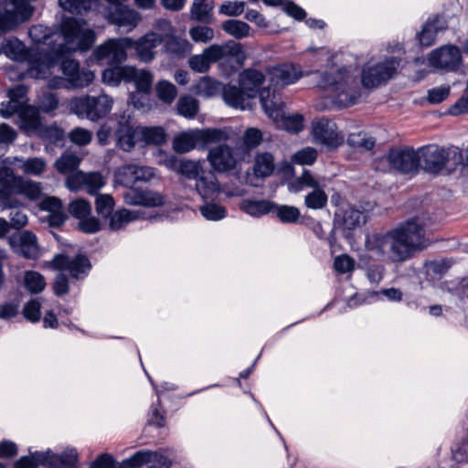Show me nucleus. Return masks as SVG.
I'll list each match as a JSON object with an SVG mask.
<instances>
[{"label":"nucleus","instance_id":"nucleus-1","mask_svg":"<svg viewBox=\"0 0 468 468\" xmlns=\"http://www.w3.org/2000/svg\"><path fill=\"white\" fill-rule=\"evenodd\" d=\"M55 49L51 52L39 53L29 60L27 74L35 79L52 78L57 59L76 50H88L94 43L95 34L86 23L73 18L65 19L61 24V32L57 36Z\"/></svg>","mask_w":468,"mask_h":468},{"label":"nucleus","instance_id":"nucleus-2","mask_svg":"<svg viewBox=\"0 0 468 468\" xmlns=\"http://www.w3.org/2000/svg\"><path fill=\"white\" fill-rule=\"evenodd\" d=\"M424 217H416L387 235H372L367 239L369 257L403 261L416 250L425 247Z\"/></svg>","mask_w":468,"mask_h":468},{"label":"nucleus","instance_id":"nucleus-3","mask_svg":"<svg viewBox=\"0 0 468 468\" xmlns=\"http://www.w3.org/2000/svg\"><path fill=\"white\" fill-rule=\"evenodd\" d=\"M339 107L356 104L362 96L356 68L352 65H333L320 75L317 82Z\"/></svg>","mask_w":468,"mask_h":468},{"label":"nucleus","instance_id":"nucleus-4","mask_svg":"<svg viewBox=\"0 0 468 468\" xmlns=\"http://www.w3.org/2000/svg\"><path fill=\"white\" fill-rule=\"evenodd\" d=\"M113 106V100L106 94L98 97L81 96L70 100V111L80 118L98 121L107 116Z\"/></svg>","mask_w":468,"mask_h":468},{"label":"nucleus","instance_id":"nucleus-5","mask_svg":"<svg viewBox=\"0 0 468 468\" xmlns=\"http://www.w3.org/2000/svg\"><path fill=\"white\" fill-rule=\"evenodd\" d=\"M261 102L265 113L281 128L292 133L301 132L304 126L303 115L293 113L286 115L283 112V103L281 99L272 94L271 98L265 96L263 91L261 94Z\"/></svg>","mask_w":468,"mask_h":468},{"label":"nucleus","instance_id":"nucleus-6","mask_svg":"<svg viewBox=\"0 0 468 468\" xmlns=\"http://www.w3.org/2000/svg\"><path fill=\"white\" fill-rule=\"evenodd\" d=\"M59 69L64 74V78L58 76L49 78L48 80V88H83L90 85L95 77L91 71L80 72L79 63L73 59L64 60Z\"/></svg>","mask_w":468,"mask_h":468},{"label":"nucleus","instance_id":"nucleus-7","mask_svg":"<svg viewBox=\"0 0 468 468\" xmlns=\"http://www.w3.org/2000/svg\"><path fill=\"white\" fill-rule=\"evenodd\" d=\"M264 80L263 75L255 70L248 69L240 74L239 80V88L236 87V109L240 108L242 110L250 106V101L264 91L265 96L269 98L272 97L274 92H271L270 89L262 90L260 91V86Z\"/></svg>","mask_w":468,"mask_h":468},{"label":"nucleus","instance_id":"nucleus-8","mask_svg":"<svg viewBox=\"0 0 468 468\" xmlns=\"http://www.w3.org/2000/svg\"><path fill=\"white\" fill-rule=\"evenodd\" d=\"M399 61L394 58L370 60L362 69L361 83L366 88H374L387 81L397 70Z\"/></svg>","mask_w":468,"mask_h":468},{"label":"nucleus","instance_id":"nucleus-9","mask_svg":"<svg viewBox=\"0 0 468 468\" xmlns=\"http://www.w3.org/2000/svg\"><path fill=\"white\" fill-rule=\"evenodd\" d=\"M66 187L73 192L85 189L89 195H97L106 185V177L101 172L84 173L77 170L69 175L65 182Z\"/></svg>","mask_w":468,"mask_h":468},{"label":"nucleus","instance_id":"nucleus-10","mask_svg":"<svg viewBox=\"0 0 468 468\" xmlns=\"http://www.w3.org/2000/svg\"><path fill=\"white\" fill-rule=\"evenodd\" d=\"M428 61L435 69L455 71L462 64V51L454 45H445L432 50Z\"/></svg>","mask_w":468,"mask_h":468},{"label":"nucleus","instance_id":"nucleus-11","mask_svg":"<svg viewBox=\"0 0 468 468\" xmlns=\"http://www.w3.org/2000/svg\"><path fill=\"white\" fill-rule=\"evenodd\" d=\"M312 136L316 144L335 148L344 143V135L337 130L335 122L326 119L314 120L312 122Z\"/></svg>","mask_w":468,"mask_h":468},{"label":"nucleus","instance_id":"nucleus-12","mask_svg":"<svg viewBox=\"0 0 468 468\" xmlns=\"http://www.w3.org/2000/svg\"><path fill=\"white\" fill-rule=\"evenodd\" d=\"M133 48V39L132 37H121L110 39L101 45L95 50V56L99 60L108 58L111 64H119L125 60L128 48Z\"/></svg>","mask_w":468,"mask_h":468},{"label":"nucleus","instance_id":"nucleus-13","mask_svg":"<svg viewBox=\"0 0 468 468\" xmlns=\"http://www.w3.org/2000/svg\"><path fill=\"white\" fill-rule=\"evenodd\" d=\"M128 464L132 468H141L143 465L148 468H170L172 459L168 450L139 451L128 459Z\"/></svg>","mask_w":468,"mask_h":468},{"label":"nucleus","instance_id":"nucleus-14","mask_svg":"<svg viewBox=\"0 0 468 468\" xmlns=\"http://www.w3.org/2000/svg\"><path fill=\"white\" fill-rule=\"evenodd\" d=\"M8 243L14 253L26 259H37L40 254L37 238L31 231L25 230L11 235Z\"/></svg>","mask_w":468,"mask_h":468},{"label":"nucleus","instance_id":"nucleus-15","mask_svg":"<svg viewBox=\"0 0 468 468\" xmlns=\"http://www.w3.org/2000/svg\"><path fill=\"white\" fill-rule=\"evenodd\" d=\"M417 151L420 163H421L420 167L430 172L441 170L450 156L449 150L435 144L420 147Z\"/></svg>","mask_w":468,"mask_h":468},{"label":"nucleus","instance_id":"nucleus-16","mask_svg":"<svg viewBox=\"0 0 468 468\" xmlns=\"http://www.w3.org/2000/svg\"><path fill=\"white\" fill-rule=\"evenodd\" d=\"M386 160L394 169L405 174L418 172L421 165L418 151L413 149L392 150L387 155Z\"/></svg>","mask_w":468,"mask_h":468},{"label":"nucleus","instance_id":"nucleus-17","mask_svg":"<svg viewBox=\"0 0 468 468\" xmlns=\"http://www.w3.org/2000/svg\"><path fill=\"white\" fill-rule=\"evenodd\" d=\"M52 265L57 270L68 271L76 279L85 276L91 267L89 259L81 254L73 259L64 254L56 255L52 260Z\"/></svg>","mask_w":468,"mask_h":468},{"label":"nucleus","instance_id":"nucleus-18","mask_svg":"<svg viewBox=\"0 0 468 468\" xmlns=\"http://www.w3.org/2000/svg\"><path fill=\"white\" fill-rule=\"evenodd\" d=\"M107 19L111 24L122 27L126 33H130L142 22L143 16L131 7L119 6L114 11H108Z\"/></svg>","mask_w":468,"mask_h":468},{"label":"nucleus","instance_id":"nucleus-19","mask_svg":"<svg viewBox=\"0 0 468 468\" xmlns=\"http://www.w3.org/2000/svg\"><path fill=\"white\" fill-rule=\"evenodd\" d=\"M4 164L18 168L23 174L41 177L48 169V162L43 157L23 158L9 156L4 160Z\"/></svg>","mask_w":468,"mask_h":468},{"label":"nucleus","instance_id":"nucleus-20","mask_svg":"<svg viewBox=\"0 0 468 468\" xmlns=\"http://www.w3.org/2000/svg\"><path fill=\"white\" fill-rule=\"evenodd\" d=\"M274 170V158L270 153L257 154L252 167V175H248L247 183L258 186L260 182L271 176Z\"/></svg>","mask_w":468,"mask_h":468},{"label":"nucleus","instance_id":"nucleus-21","mask_svg":"<svg viewBox=\"0 0 468 468\" xmlns=\"http://www.w3.org/2000/svg\"><path fill=\"white\" fill-rule=\"evenodd\" d=\"M268 74L271 85L275 88H283L292 84L302 77L297 68L290 64L274 67L269 70Z\"/></svg>","mask_w":468,"mask_h":468},{"label":"nucleus","instance_id":"nucleus-22","mask_svg":"<svg viewBox=\"0 0 468 468\" xmlns=\"http://www.w3.org/2000/svg\"><path fill=\"white\" fill-rule=\"evenodd\" d=\"M208 161L212 167L218 172H227L234 166V155L231 147L218 146L208 153Z\"/></svg>","mask_w":468,"mask_h":468},{"label":"nucleus","instance_id":"nucleus-23","mask_svg":"<svg viewBox=\"0 0 468 468\" xmlns=\"http://www.w3.org/2000/svg\"><path fill=\"white\" fill-rule=\"evenodd\" d=\"M137 126L134 127L128 120L119 122L116 131L117 145L125 152H131L137 144H140Z\"/></svg>","mask_w":468,"mask_h":468},{"label":"nucleus","instance_id":"nucleus-24","mask_svg":"<svg viewBox=\"0 0 468 468\" xmlns=\"http://www.w3.org/2000/svg\"><path fill=\"white\" fill-rule=\"evenodd\" d=\"M39 207L49 213L48 222L52 227L61 226L67 218L63 204L57 197H45L39 203Z\"/></svg>","mask_w":468,"mask_h":468},{"label":"nucleus","instance_id":"nucleus-25","mask_svg":"<svg viewBox=\"0 0 468 468\" xmlns=\"http://www.w3.org/2000/svg\"><path fill=\"white\" fill-rule=\"evenodd\" d=\"M446 28L447 23L443 16H438L432 19H429L418 35L420 45L425 47L432 45L436 39L437 34Z\"/></svg>","mask_w":468,"mask_h":468},{"label":"nucleus","instance_id":"nucleus-26","mask_svg":"<svg viewBox=\"0 0 468 468\" xmlns=\"http://www.w3.org/2000/svg\"><path fill=\"white\" fill-rule=\"evenodd\" d=\"M19 128L27 134H37L41 128L38 110L34 106H27L18 113Z\"/></svg>","mask_w":468,"mask_h":468},{"label":"nucleus","instance_id":"nucleus-27","mask_svg":"<svg viewBox=\"0 0 468 468\" xmlns=\"http://www.w3.org/2000/svg\"><path fill=\"white\" fill-rule=\"evenodd\" d=\"M160 45L159 41L151 37L147 32L137 40H133V48L135 49L136 56L144 62H150L155 58V48Z\"/></svg>","mask_w":468,"mask_h":468},{"label":"nucleus","instance_id":"nucleus-28","mask_svg":"<svg viewBox=\"0 0 468 468\" xmlns=\"http://www.w3.org/2000/svg\"><path fill=\"white\" fill-rule=\"evenodd\" d=\"M42 183L24 178L15 177V194L21 195L30 201H36L42 196Z\"/></svg>","mask_w":468,"mask_h":468},{"label":"nucleus","instance_id":"nucleus-29","mask_svg":"<svg viewBox=\"0 0 468 468\" xmlns=\"http://www.w3.org/2000/svg\"><path fill=\"white\" fill-rule=\"evenodd\" d=\"M195 147H200L197 129L181 133L173 140V149L176 153H187Z\"/></svg>","mask_w":468,"mask_h":468},{"label":"nucleus","instance_id":"nucleus-30","mask_svg":"<svg viewBox=\"0 0 468 468\" xmlns=\"http://www.w3.org/2000/svg\"><path fill=\"white\" fill-rule=\"evenodd\" d=\"M137 136H139L140 144L145 145H159L165 142L166 134L165 130L159 126H137Z\"/></svg>","mask_w":468,"mask_h":468},{"label":"nucleus","instance_id":"nucleus-31","mask_svg":"<svg viewBox=\"0 0 468 468\" xmlns=\"http://www.w3.org/2000/svg\"><path fill=\"white\" fill-rule=\"evenodd\" d=\"M176 32L172 22L165 18H157L154 21L152 27L147 33L161 45H165L170 37Z\"/></svg>","mask_w":468,"mask_h":468},{"label":"nucleus","instance_id":"nucleus-32","mask_svg":"<svg viewBox=\"0 0 468 468\" xmlns=\"http://www.w3.org/2000/svg\"><path fill=\"white\" fill-rule=\"evenodd\" d=\"M126 81H133L138 90L148 92L154 80L153 74L150 71L137 69L129 66L126 69Z\"/></svg>","mask_w":468,"mask_h":468},{"label":"nucleus","instance_id":"nucleus-33","mask_svg":"<svg viewBox=\"0 0 468 468\" xmlns=\"http://www.w3.org/2000/svg\"><path fill=\"white\" fill-rule=\"evenodd\" d=\"M141 214L137 210L119 209L111 214L109 220V228L111 230L116 231L124 228L130 222L138 219Z\"/></svg>","mask_w":468,"mask_h":468},{"label":"nucleus","instance_id":"nucleus-34","mask_svg":"<svg viewBox=\"0 0 468 468\" xmlns=\"http://www.w3.org/2000/svg\"><path fill=\"white\" fill-rule=\"evenodd\" d=\"M204 50L210 64L229 60L234 56V45L231 42L223 45H211Z\"/></svg>","mask_w":468,"mask_h":468},{"label":"nucleus","instance_id":"nucleus-35","mask_svg":"<svg viewBox=\"0 0 468 468\" xmlns=\"http://www.w3.org/2000/svg\"><path fill=\"white\" fill-rule=\"evenodd\" d=\"M4 164V166L0 169V199H8L12 195L15 194V177L17 176L14 175V171L10 167Z\"/></svg>","mask_w":468,"mask_h":468},{"label":"nucleus","instance_id":"nucleus-36","mask_svg":"<svg viewBox=\"0 0 468 468\" xmlns=\"http://www.w3.org/2000/svg\"><path fill=\"white\" fill-rule=\"evenodd\" d=\"M275 204L268 200H244L239 207L247 214L261 217L273 210Z\"/></svg>","mask_w":468,"mask_h":468},{"label":"nucleus","instance_id":"nucleus-37","mask_svg":"<svg viewBox=\"0 0 468 468\" xmlns=\"http://www.w3.org/2000/svg\"><path fill=\"white\" fill-rule=\"evenodd\" d=\"M197 134L200 147L223 143L229 138V133L222 129H197Z\"/></svg>","mask_w":468,"mask_h":468},{"label":"nucleus","instance_id":"nucleus-38","mask_svg":"<svg viewBox=\"0 0 468 468\" xmlns=\"http://www.w3.org/2000/svg\"><path fill=\"white\" fill-rule=\"evenodd\" d=\"M336 217H341V221L346 229H352L366 222L367 215L364 211H360L353 207H347L343 210L342 215L336 214Z\"/></svg>","mask_w":468,"mask_h":468},{"label":"nucleus","instance_id":"nucleus-39","mask_svg":"<svg viewBox=\"0 0 468 468\" xmlns=\"http://www.w3.org/2000/svg\"><path fill=\"white\" fill-rule=\"evenodd\" d=\"M166 52L178 56L184 57L191 51V44L186 38H184L174 33L166 43L163 46Z\"/></svg>","mask_w":468,"mask_h":468},{"label":"nucleus","instance_id":"nucleus-40","mask_svg":"<svg viewBox=\"0 0 468 468\" xmlns=\"http://www.w3.org/2000/svg\"><path fill=\"white\" fill-rule=\"evenodd\" d=\"M303 187L312 189L321 188L320 180L310 171L304 170L303 174L294 181L289 184V190L293 193L301 192Z\"/></svg>","mask_w":468,"mask_h":468},{"label":"nucleus","instance_id":"nucleus-41","mask_svg":"<svg viewBox=\"0 0 468 468\" xmlns=\"http://www.w3.org/2000/svg\"><path fill=\"white\" fill-rule=\"evenodd\" d=\"M212 9L213 1L194 0L190 10L191 18L201 22H207L209 20Z\"/></svg>","mask_w":468,"mask_h":468},{"label":"nucleus","instance_id":"nucleus-42","mask_svg":"<svg viewBox=\"0 0 468 468\" xmlns=\"http://www.w3.org/2000/svg\"><path fill=\"white\" fill-rule=\"evenodd\" d=\"M81 159L74 154H64L56 160L54 166L60 174L75 173Z\"/></svg>","mask_w":468,"mask_h":468},{"label":"nucleus","instance_id":"nucleus-43","mask_svg":"<svg viewBox=\"0 0 468 468\" xmlns=\"http://www.w3.org/2000/svg\"><path fill=\"white\" fill-rule=\"evenodd\" d=\"M375 143V139L364 132L353 133L347 138V144L361 152L371 150Z\"/></svg>","mask_w":468,"mask_h":468},{"label":"nucleus","instance_id":"nucleus-44","mask_svg":"<svg viewBox=\"0 0 468 468\" xmlns=\"http://www.w3.org/2000/svg\"><path fill=\"white\" fill-rule=\"evenodd\" d=\"M136 165H124L114 172V180L117 184L132 186L136 183Z\"/></svg>","mask_w":468,"mask_h":468},{"label":"nucleus","instance_id":"nucleus-45","mask_svg":"<svg viewBox=\"0 0 468 468\" xmlns=\"http://www.w3.org/2000/svg\"><path fill=\"white\" fill-rule=\"evenodd\" d=\"M327 201L328 197L322 187L313 189L304 197V205L309 209H323L327 205Z\"/></svg>","mask_w":468,"mask_h":468},{"label":"nucleus","instance_id":"nucleus-46","mask_svg":"<svg viewBox=\"0 0 468 468\" xmlns=\"http://www.w3.org/2000/svg\"><path fill=\"white\" fill-rule=\"evenodd\" d=\"M24 284L26 288L33 293L42 292L46 286L44 277L39 272L34 271L25 272Z\"/></svg>","mask_w":468,"mask_h":468},{"label":"nucleus","instance_id":"nucleus-47","mask_svg":"<svg viewBox=\"0 0 468 468\" xmlns=\"http://www.w3.org/2000/svg\"><path fill=\"white\" fill-rule=\"evenodd\" d=\"M155 92L162 101L170 104L176 97L177 90L173 83L160 80L155 85Z\"/></svg>","mask_w":468,"mask_h":468},{"label":"nucleus","instance_id":"nucleus-48","mask_svg":"<svg viewBox=\"0 0 468 468\" xmlns=\"http://www.w3.org/2000/svg\"><path fill=\"white\" fill-rule=\"evenodd\" d=\"M317 151L313 147H304L292 155V162L299 165H312L317 159Z\"/></svg>","mask_w":468,"mask_h":468},{"label":"nucleus","instance_id":"nucleus-49","mask_svg":"<svg viewBox=\"0 0 468 468\" xmlns=\"http://www.w3.org/2000/svg\"><path fill=\"white\" fill-rule=\"evenodd\" d=\"M177 111L186 118H193L198 112V101L191 96H183L178 100Z\"/></svg>","mask_w":468,"mask_h":468},{"label":"nucleus","instance_id":"nucleus-50","mask_svg":"<svg viewBox=\"0 0 468 468\" xmlns=\"http://www.w3.org/2000/svg\"><path fill=\"white\" fill-rule=\"evenodd\" d=\"M272 211H275L276 217L283 223H294L300 217V210L293 206L275 205Z\"/></svg>","mask_w":468,"mask_h":468},{"label":"nucleus","instance_id":"nucleus-51","mask_svg":"<svg viewBox=\"0 0 468 468\" xmlns=\"http://www.w3.org/2000/svg\"><path fill=\"white\" fill-rule=\"evenodd\" d=\"M126 69H129V66L115 67L105 69L102 73L103 82L114 86L121 80L126 81Z\"/></svg>","mask_w":468,"mask_h":468},{"label":"nucleus","instance_id":"nucleus-52","mask_svg":"<svg viewBox=\"0 0 468 468\" xmlns=\"http://www.w3.org/2000/svg\"><path fill=\"white\" fill-rule=\"evenodd\" d=\"M37 135L50 144H56L64 139V132L56 124L41 126Z\"/></svg>","mask_w":468,"mask_h":468},{"label":"nucleus","instance_id":"nucleus-53","mask_svg":"<svg viewBox=\"0 0 468 468\" xmlns=\"http://www.w3.org/2000/svg\"><path fill=\"white\" fill-rule=\"evenodd\" d=\"M69 212L74 218L81 219L91 214V206L86 199L78 198L69 204Z\"/></svg>","mask_w":468,"mask_h":468},{"label":"nucleus","instance_id":"nucleus-54","mask_svg":"<svg viewBox=\"0 0 468 468\" xmlns=\"http://www.w3.org/2000/svg\"><path fill=\"white\" fill-rule=\"evenodd\" d=\"M95 0H58L59 5L70 13H80L90 10Z\"/></svg>","mask_w":468,"mask_h":468},{"label":"nucleus","instance_id":"nucleus-55","mask_svg":"<svg viewBox=\"0 0 468 468\" xmlns=\"http://www.w3.org/2000/svg\"><path fill=\"white\" fill-rule=\"evenodd\" d=\"M189 35L194 42L207 43L211 41L215 33L214 30L207 26H197L189 29Z\"/></svg>","mask_w":468,"mask_h":468},{"label":"nucleus","instance_id":"nucleus-56","mask_svg":"<svg viewBox=\"0 0 468 468\" xmlns=\"http://www.w3.org/2000/svg\"><path fill=\"white\" fill-rule=\"evenodd\" d=\"M114 206L113 197L109 194L100 195L95 200L96 211L103 218L109 217L112 214Z\"/></svg>","mask_w":468,"mask_h":468},{"label":"nucleus","instance_id":"nucleus-57","mask_svg":"<svg viewBox=\"0 0 468 468\" xmlns=\"http://www.w3.org/2000/svg\"><path fill=\"white\" fill-rule=\"evenodd\" d=\"M200 213L208 220H219L225 218L227 212L224 207L213 203H207L200 207Z\"/></svg>","mask_w":468,"mask_h":468},{"label":"nucleus","instance_id":"nucleus-58","mask_svg":"<svg viewBox=\"0 0 468 468\" xmlns=\"http://www.w3.org/2000/svg\"><path fill=\"white\" fill-rule=\"evenodd\" d=\"M199 163L191 160H182L177 174H181L188 179L197 180L201 175Z\"/></svg>","mask_w":468,"mask_h":468},{"label":"nucleus","instance_id":"nucleus-59","mask_svg":"<svg viewBox=\"0 0 468 468\" xmlns=\"http://www.w3.org/2000/svg\"><path fill=\"white\" fill-rule=\"evenodd\" d=\"M141 206L158 207L164 205L165 198L161 193L153 190H141Z\"/></svg>","mask_w":468,"mask_h":468},{"label":"nucleus","instance_id":"nucleus-60","mask_svg":"<svg viewBox=\"0 0 468 468\" xmlns=\"http://www.w3.org/2000/svg\"><path fill=\"white\" fill-rule=\"evenodd\" d=\"M58 106V98L52 92L44 93L37 101V110L43 112H52Z\"/></svg>","mask_w":468,"mask_h":468},{"label":"nucleus","instance_id":"nucleus-61","mask_svg":"<svg viewBox=\"0 0 468 468\" xmlns=\"http://www.w3.org/2000/svg\"><path fill=\"white\" fill-rule=\"evenodd\" d=\"M189 68L198 73L207 72L210 68V62L205 50L201 54L191 57L188 60Z\"/></svg>","mask_w":468,"mask_h":468},{"label":"nucleus","instance_id":"nucleus-62","mask_svg":"<svg viewBox=\"0 0 468 468\" xmlns=\"http://www.w3.org/2000/svg\"><path fill=\"white\" fill-rule=\"evenodd\" d=\"M69 140L80 146L87 145L92 139V133L87 129L77 127L69 134Z\"/></svg>","mask_w":468,"mask_h":468},{"label":"nucleus","instance_id":"nucleus-63","mask_svg":"<svg viewBox=\"0 0 468 468\" xmlns=\"http://www.w3.org/2000/svg\"><path fill=\"white\" fill-rule=\"evenodd\" d=\"M196 181V189L203 198L209 197L218 189L212 180H208L203 176H200Z\"/></svg>","mask_w":468,"mask_h":468},{"label":"nucleus","instance_id":"nucleus-64","mask_svg":"<svg viewBox=\"0 0 468 468\" xmlns=\"http://www.w3.org/2000/svg\"><path fill=\"white\" fill-rule=\"evenodd\" d=\"M44 453H36L32 456L21 457L16 463L14 468H37L40 462H45Z\"/></svg>","mask_w":468,"mask_h":468}]
</instances>
